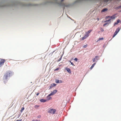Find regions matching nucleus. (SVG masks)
Instances as JSON below:
<instances>
[{
    "label": "nucleus",
    "instance_id": "obj_10",
    "mask_svg": "<svg viewBox=\"0 0 121 121\" xmlns=\"http://www.w3.org/2000/svg\"><path fill=\"white\" fill-rule=\"evenodd\" d=\"M47 101V100L41 99L40 100V101L42 102H45Z\"/></svg>",
    "mask_w": 121,
    "mask_h": 121
},
{
    "label": "nucleus",
    "instance_id": "obj_18",
    "mask_svg": "<svg viewBox=\"0 0 121 121\" xmlns=\"http://www.w3.org/2000/svg\"><path fill=\"white\" fill-rule=\"evenodd\" d=\"M110 18L112 19H113L115 18V17L114 16H111Z\"/></svg>",
    "mask_w": 121,
    "mask_h": 121
},
{
    "label": "nucleus",
    "instance_id": "obj_28",
    "mask_svg": "<svg viewBox=\"0 0 121 121\" xmlns=\"http://www.w3.org/2000/svg\"><path fill=\"white\" fill-rule=\"evenodd\" d=\"M119 21L120 20H117V23H118L119 22Z\"/></svg>",
    "mask_w": 121,
    "mask_h": 121
},
{
    "label": "nucleus",
    "instance_id": "obj_11",
    "mask_svg": "<svg viewBox=\"0 0 121 121\" xmlns=\"http://www.w3.org/2000/svg\"><path fill=\"white\" fill-rule=\"evenodd\" d=\"M108 10V9L107 8H105L103 9L102 11L101 12H104Z\"/></svg>",
    "mask_w": 121,
    "mask_h": 121
},
{
    "label": "nucleus",
    "instance_id": "obj_21",
    "mask_svg": "<svg viewBox=\"0 0 121 121\" xmlns=\"http://www.w3.org/2000/svg\"><path fill=\"white\" fill-rule=\"evenodd\" d=\"M59 68H56V69H55L54 70L55 71H57L59 70Z\"/></svg>",
    "mask_w": 121,
    "mask_h": 121
},
{
    "label": "nucleus",
    "instance_id": "obj_13",
    "mask_svg": "<svg viewBox=\"0 0 121 121\" xmlns=\"http://www.w3.org/2000/svg\"><path fill=\"white\" fill-rule=\"evenodd\" d=\"M92 31V30H89L88 32H86V34H88L89 35V34Z\"/></svg>",
    "mask_w": 121,
    "mask_h": 121
},
{
    "label": "nucleus",
    "instance_id": "obj_16",
    "mask_svg": "<svg viewBox=\"0 0 121 121\" xmlns=\"http://www.w3.org/2000/svg\"><path fill=\"white\" fill-rule=\"evenodd\" d=\"M104 39V38H99V39L97 40V42H98L99 40H103Z\"/></svg>",
    "mask_w": 121,
    "mask_h": 121
},
{
    "label": "nucleus",
    "instance_id": "obj_12",
    "mask_svg": "<svg viewBox=\"0 0 121 121\" xmlns=\"http://www.w3.org/2000/svg\"><path fill=\"white\" fill-rule=\"evenodd\" d=\"M56 82L57 83L61 82V80L59 81L58 80H57L56 79Z\"/></svg>",
    "mask_w": 121,
    "mask_h": 121
},
{
    "label": "nucleus",
    "instance_id": "obj_1",
    "mask_svg": "<svg viewBox=\"0 0 121 121\" xmlns=\"http://www.w3.org/2000/svg\"><path fill=\"white\" fill-rule=\"evenodd\" d=\"M11 72L10 71H8L4 74L3 77V80H6L7 78L8 77H9L11 75Z\"/></svg>",
    "mask_w": 121,
    "mask_h": 121
},
{
    "label": "nucleus",
    "instance_id": "obj_25",
    "mask_svg": "<svg viewBox=\"0 0 121 121\" xmlns=\"http://www.w3.org/2000/svg\"><path fill=\"white\" fill-rule=\"evenodd\" d=\"M121 8V5L120 6H118V7H117V9H119V8Z\"/></svg>",
    "mask_w": 121,
    "mask_h": 121
},
{
    "label": "nucleus",
    "instance_id": "obj_20",
    "mask_svg": "<svg viewBox=\"0 0 121 121\" xmlns=\"http://www.w3.org/2000/svg\"><path fill=\"white\" fill-rule=\"evenodd\" d=\"M111 20V19H109L108 20H107L106 21H104V22H109V21H110V20Z\"/></svg>",
    "mask_w": 121,
    "mask_h": 121
},
{
    "label": "nucleus",
    "instance_id": "obj_14",
    "mask_svg": "<svg viewBox=\"0 0 121 121\" xmlns=\"http://www.w3.org/2000/svg\"><path fill=\"white\" fill-rule=\"evenodd\" d=\"M56 85V84L55 83H53L52 84H51V87H53L55 86Z\"/></svg>",
    "mask_w": 121,
    "mask_h": 121
},
{
    "label": "nucleus",
    "instance_id": "obj_36",
    "mask_svg": "<svg viewBox=\"0 0 121 121\" xmlns=\"http://www.w3.org/2000/svg\"><path fill=\"white\" fill-rule=\"evenodd\" d=\"M69 62L70 63L71 62V61H70V60L69 61Z\"/></svg>",
    "mask_w": 121,
    "mask_h": 121
},
{
    "label": "nucleus",
    "instance_id": "obj_22",
    "mask_svg": "<svg viewBox=\"0 0 121 121\" xmlns=\"http://www.w3.org/2000/svg\"><path fill=\"white\" fill-rule=\"evenodd\" d=\"M100 30L102 32H103L104 31V29L102 28H100Z\"/></svg>",
    "mask_w": 121,
    "mask_h": 121
},
{
    "label": "nucleus",
    "instance_id": "obj_26",
    "mask_svg": "<svg viewBox=\"0 0 121 121\" xmlns=\"http://www.w3.org/2000/svg\"><path fill=\"white\" fill-rule=\"evenodd\" d=\"M108 24V23H105L103 25V26H105V25H107V24Z\"/></svg>",
    "mask_w": 121,
    "mask_h": 121
},
{
    "label": "nucleus",
    "instance_id": "obj_31",
    "mask_svg": "<svg viewBox=\"0 0 121 121\" xmlns=\"http://www.w3.org/2000/svg\"><path fill=\"white\" fill-rule=\"evenodd\" d=\"M32 121H38L37 120H32Z\"/></svg>",
    "mask_w": 121,
    "mask_h": 121
},
{
    "label": "nucleus",
    "instance_id": "obj_3",
    "mask_svg": "<svg viewBox=\"0 0 121 121\" xmlns=\"http://www.w3.org/2000/svg\"><path fill=\"white\" fill-rule=\"evenodd\" d=\"M120 30V29L119 28H118L116 30V31L114 33L113 36V38L117 34Z\"/></svg>",
    "mask_w": 121,
    "mask_h": 121
},
{
    "label": "nucleus",
    "instance_id": "obj_2",
    "mask_svg": "<svg viewBox=\"0 0 121 121\" xmlns=\"http://www.w3.org/2000/svg\"><path fill=\"white\" fill-rule=\"evenodd\" d=\"M56 110L54 109H50L48 111L49 113L54 114L56 112Z\"/></svg>",
    "mask_w": 121,
    "mask_h": 121
},
{
    "label": "nucleus",
    "instance_id": "obj_5",
    "mask_svg": "<svg viewBox=\"0 0 121 121\" xmlns=\"http://www.w3.org/2000/svg\"><path fill=\"white\" fill-rule=\"evenodd\" d=\"M57 92V90H55L53 91L50 94H49V96H51L53 95L56 94Z\"/></svg>",
    "mask_w": 121,
    "mask_h": 121
},
{
    "label": "nucleus",
    "instance_id": "obj_30",
    "mask_svg": "<svg viewBox=\"0 0 121 121\" xmlns=\"http://www.w3.org/2000/svg\"><path fill=\"white\" fill-rule=\"evenodd\" d=\"M22 121V120L21 119L20 120H17L16 121Z\"/></svg>",
    "mask_w": 121,
    "mask_h": 121
},
{
    "label": "nucleus",
    "instance_id": "obj_8",
    "mask_svg": "<svg viewBox=\"0 0 121 121\" xmlns=\"http://www.w3.org/2000/svg\"><path fill=\"white\" fill-rule=\"evenodd\" d=\"M50 96H49V95L47 96V100H49L52 99V98L51 97H50Z\"/></svg>",
    "mask_w": 121,
    "mask_h": 121
},
{
    "label": "nucleus",
    "instance_id": "obj_15",
    "mask_svg": "<svg viewBox=\"0 0 121 121\" xmlns=\"http://www.w3.org/2000/svg\"><path fill=\"white\" fill-rule=\"evenodd\" d=\"M95 64L96 63H95L93 64V65L91 66L90 68L91 69H92V68L94 67L95 65Z\"/></svg>",
    "mask_w": 121,
    "mask_h": 121
},
{
    "label": "nucleus",
    "instance_id": "obj_34",
    "mask_svg": "<svg viewBox=\"0 0 121 121\" xmlns=\"http://www.w3.org/2000/svg\"><path fill=\"white\" fill-rule=\"evenodd\" d=\"M39 93H37V94H36V95H37V96H38V95H39Z\"/></svg>",
    "mask_w": 121,
    "mask_h": 121
},
{
    "label": "nucleus",
    "instance_id": "obj_23",
    "mask_svg": "<svg viewBox=\"0 0 121 121\" xmlns=\"http://www.w3.org/2000/svg\"><path fill=\"white\" fill-rule=\"evenodd\" d=\"M38 107H39V106L37 105H35V107L36 108H38Z\"/></svg>",
    "mask_w": 121,
    "mask_h": 121
},
{
    "label": "nucleus",
    "instance_id": "obj_37",
    "mask_svg": "<svg viewBox=\"0 0 121 121\" xmlns=\"http://www.w3.org/2000/svg\"><path fill=\"white\" fill-rule=\"evenodd\" d=\"M63 0H61V1L62 2Z\"/></svg>",
    "mask_w": 121,
    "mask_h": 121
},
{
    "label": "nucleus",
    "instance_id": "obj_29",
    "mask_svg": "<svg viewBox=\"0 0 121 121\" xmlns=\"http://www.w3.org/2000/svg\"><path fill=\"white\" fill-rule=\"evenodd\" d=\"M71 65H74V64H73V63L72 62H71Z\"/></svg>",
    "mask_w": 121,
    "mask_h": 121
},
{
    "label": "nucleus",
    "instance_id": "obj_35",
    "mask_svg": "<svg viewBox=\"0 0 121 121\" xmlns=\"http://www.w3.org/2000/svg\"><path fill=\"white\" fill-rule=\"evenodd\" d=\"M97 19L98 21H99V18H97Z\"/></svg>",
    "mask_w": 121,
    "mask_h": 121
},
{
    "label": "nucleus",
    "instance_id": "obj_19",
    "mask_svg": "<svg viewBox=\"0 0 121 121\" xmlns=\"http://www.w3.org/2000/svg\"><path fill=\"white\" fill-rule=\"evenodd\" d=\"M104 2H107L109 1H111L112 0H103Z\"/></svg>",
    "mask_w": 121,
    "mask_h": 121
},
{
    "label": "nucleus",
    "instance_id": "obj_17",
    "mask_svg": "<svg viewBox=\"0 0 121 121\" xmlns=\"http://www.w3.org/2000/svg\"><path fill=\"white\" fill-rule=\"evenodd\" d=\"M24 107H22V108L21 110H20V112H22L24 110Z\"/></svg>",
    "mask_w": 121,
    "mask_h": 121
},
{
    "label": "nucleus",
    "instance_id": "obj_27",
    "mask_svg": "<svg viewBox=\"0 0 121 121\" xmlns=\"http://www.w3.org/2000/svg\"><path fill=\"white\" fill-rule=\"evenodd\" d=\"M87 44H86L83 47L85 48L86 47H87Z\"/></svg>",
    "mask_w": 121,
    "mask_h": 121
},
{
    "label": "nucleus",
    "instance_id": "obj_6",
    "mask_svg": "<svg viewBox=\"0 0 121 121\" xmlns=\"http://www.w3.org/2000/svg\"><path fill=\"white\" fill-rule=\"evenodd\" d=\"M89 35H88V34H87L85 35L84 37H82V40H83L85 39L86 38L88 37L89 36Z\"/></svg>",
    "mask_w": 121,
    "mask_h": 121
},
{
    "label": "nucleus",
    "instance_id": "obj_24",
    "mask_svg": "<svg viewBox=\"0 0 121 121\" xmlns=\"http://www.w3.org/2000/svg\"><path fill=\"white\" fill-rule=\"evenodd\" d=\"M76 61H77L78 59L77 58H75L74 59Z\"/></svg>",
    "mask_w": 121,
    "mask_h": 121
},
{
    "label": "nucleus",
    "instance_id": "obj_7",
    "mask_svg": "<svg viewBox=\"0 0 121 121\" xmlns=\"http://www.w3.org/2000/svg\"><path fill=\"white\" fill-rule=\"evenodd\" d=\"M98 57V56H96L95 57L92 59L93 61L95 62L96 60H98V59L97 58Z\"/></svg>",
    "mask_w": 121,
    "mask_h": 121
},
{
    "label": "nucleus",
    "instance_id": "obj_32",
    "mask_svg": "<svg viewBox=\"0 0 121 121\" xmlns=\"http://www.w3.org/2000/svg\"><path fill=\"white\" fill-rule=\"evenodd\" d=\"M110 17H111V16H108L107 17H106L107 18H110Z\"/></svg>",
    "mask_w": 121,
    "mask_h": 121
},
{
    "label": "nucleus",
    "instance_id": "obj_4",
    "mask_svg": "<svg viewBox=\"0 0 121 121\" xmlns=\"http://www.w3.org/2000/svg\"><path fill=\"white\" fill-rule=\"evenodd\" d=\"M4 59H1L0 61V67L5 62Z\"/></svg>",
    "mask_w": 121,
    "mask_h": 121
},
{
    "label": "nucleus",
    "instance_id": "obj_33",
    "mask_svg": "<svg viewBox=\"0 0 121 121\" xmlns=\"http://www.w3.org/2000/svg\"><path fill=\"white\" fill-rule=\"evenodd\" d=\"M118 24V23H117V22H115V23H114V25H116V24Z\"/></svg>",
    "mask_w": 121,
    "mask_h": 121
},
{
    "label": "nucleus",
    "instance_id": "obj_9",
    "mask_svg": "<svg viewBox=\"0 0 121 121\" xmlns=\"http://www.w3.org/2000/svg\"><path fill=\"white\" fill-rule=\"evenodd\" d=\"M66 70H67V72L69 73H71V71L70 70V69L68 68H66Z\"/></svg>",
    "mask_w": 121,
    "mask_h": 121
}]
</instances>
